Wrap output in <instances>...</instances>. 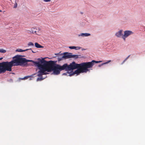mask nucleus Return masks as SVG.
Here are the masks:
<instances>
[{
    "instance_id": "20",
    "label": "nucleus",
    "mask_w": 145,
    "mask_h": 145,
    "mask_svg": "<svg viewBox=\"0 0 145 145\" xmlns=\"http://www.w3.org/2000/svg\"><path fill=\"white\" fill-rule=\"evenodd\" d=\"M63 58H64V57H61L59 58H58V59L59 61H60L62 60L63 59Z\"/></svg>"
},
{
    "instance_id": "23",
    "label": "nucleus",
    "mask_w": 145,
    "mask_h": 145,
    "mask_svg": "<svg viewBox=\"0 0 145 145\" xmlns=\"http://www.w3.org/2000/svg\"><path fill=\"white\" fill-rule=\"evenodd\" d=\"M43 1H44L46 2H49V1H50V0H43Z\"/></svg>"
},
{
    "instance_id": "12",
    "label": "nucleus",
    "mask_w": 145,
    "mask_h": 145,
    "mask_svg": "<svg viewBox=\"0 0 145 145\" xmlns=\"http://www.w3.org/2000/svg\"><path fill=\"white\" fill-rule=\"evenodd\" d=\"M28 49H27L25 50H23L21 49H17L16 50V51L18 52H23L25 51H27L28 50Z\"/></svg>"
},
{
    "instance_id": "18",
    "label": "nucleus",
    "mask_w": 145,
    "mask_h": 145,
    "mask_svg": "<svg viewBox=\"0 0 145 145\" xmlns=\"http://www.w3.org/2000/svg\"><path fill=\"white\" fill-rule=\"evenodd\" d=\"M81 47H78V46H75V49L76 50H79L81 48Z\"/></svg>"
},
{
    "instance_id": "28",
    "label": "nucleus",
    "mask_w": 145,
    "mask_h": 145,
    "mask_svg": "<svg viewBox=\"0 0 145 145\" xmlns=\"http://www.w3.org/2000/svg\"><path fill=\"white\" fill-rule=\"evenodd\" d=\"M2 11L0 10V12H2Z\"/></svg>"
},
{
    "instance_id": "5",
    "label": "nucleus",
    "mask_w": 145,
    "mask_h": 145,
    "mask_svg": "<svg viewBox=\"0 0 145 145\" xmlns=\"http://www.w3.org/2000/svg\"><path fill=\"white\" fill-rule=\"evenodd\" d=\"M101 62V61H97L93 60L91 62H83L76 65L80 66L81 67L82 69V72H86L89 70L88 69L92 68L95 63H98Z\"/></svg>"
},
{
    "instance_id": "26",
    "label": "nucleus",
    "mask_w": 145,
    "mask_h": 145,
    "mask_svg": "<svg viewBox=\"0 0 145 145\" xmlns=\"http://www.w3.org/2000/svg\"><path fill=\"white\" fill-rule=\"evenodd\" d=\"M102 65V64H101V65H99V67H100L101 66H102V65Z\"/></svg>"
},
{
    "instance_id": "4",
    "label": "nucleus",
    "mask_w": 145,
    "mask_h": 145,
    "mask_svg": "<svg viewBox=\"0 0 145 145\" xmlns=\"http://www.w3.org/2000/svg\"><path fill=\"white\" fill-rule=\"evenodd\" d=\"M77 64H79L76 63L74 61H73L70 63L69 65H68L67 71L77 69L74 72H71V74H69V76H72L75 74H78L80 73L84 72H82V69L81 67L77 65Z\"/></svg>"
},
{
    "instance_id": "3",
    "label": "nucleus",
    "mask_w": 145,
    "mask_h": 145,
    "mask_svg": "<svg viewBox=\"0 0 145 145\" xmlns=\"http://www.w3.org/2000/svg\"><path fill=\"white\" fill-rule=\"evenodd\" d=\"M37 61H35L32 60H27L26 64L28 62H32L34 65L36 67H37L38 69L40 70L38 72V74L37 76H41L42 75L46 74L47 73L45 72L47 71L48 72V68L46 65V63L45 62L46 61L44 60V58H42L40 59V58L36 59Z\"/></svg>"
},
{
    "instance_id": "24",
    "label": "nucleus",
    "mask_w": 145,
    "mask_h": 145,
    "mask_svg": "<svg viewBox=\"0 0 145 145\" xmlns=\"http://www.w3.org/2000/svg\"><path fill=\"white\" fill-rule=\"evenodd\" d=\"M28 49V50H31V51H32V52L33 53H36V52H34V51H33V50H31V49Z\"/></svg>"
},
{
    "instance_id": "17",
    "label": "nucleus",
    "mask_w": 145,
    "mask_h": 145,
    "mask_svg": "<svg viewBox=\"0 0 145 145\" xmlns=\"http://www.w3.org/2000/svg\"><path fill=\"white\" fill-rule=\"evenodd\" d=\"M111 61V60H109L108 61H107V62H105V63H103L102 64V65H103L104 64H107V63H109V62H110Z\"/></svg>"
},
{
    "instance_id": "14",
    "label": "nucleus",
    "mask_w": 145,
    "mask_h": 145,
    "mask_svg": "<svg viewBox=\"0 0 145 145\" xmlns=\"http://www.w3.org/2000/svg\"><path fill=\"white\" fill-rule=\"evenodd\" d=\"M6 52V50L3 49H0V52L1 53H4Z\"/></svg>"
},
{
    "instance_id": "27",
    "label": "nucleus",
    "mask_w": 145,
    "mask_h": 145,
    "mask_svg": "<svg viewBox=\"0 0 145 145\" xmlns=\"http://www.w3.org/2000/svg\"><path fill=\"white\" fill-rule=\"evenodd\" d=\"M3 59V57H1V58H0V60L2 59Z\"/></svg>"
},
{
    "instance_id": "15",
    "label": "nucleus",
    "mask_w": 145,
    "mask_h": 145,
    "mask_svg": "<svg viewBox=\"0 0 145 145\" xmlns=\"http://www.w3.org/2000/svg\"><path fill=\"white\" fill-rule=\"evenodd\" d=\"M28 46H34V44L33 43L31 42H30L28 44Z\"/></svg>"
},
{
    "instance_id": "16",
    "label": "nucleus",
    "mask_w": 145,
    "mask_h": 145,
    "mask_svg": "<svg viewBox=\"0 0 145 145\" xmlns=\"http://www.w3.org/2000/svg\"><path fill=\"white\" fill-rule=\"evenodd\" d=\"M130 55L129 56L123 61L122 63H121L122 64H123L126 60H127L129 58V57Z\"/></svg>"
},
{
    "instance_id": "10",
    "label": "nucleus",
    "mask_w": 145,
    "mask_h": 145,
    "mask_svg": "<svg viewBox=\"0 0 145 145\" xmlns=\"http://www.w3.org/2000/svg\"><path fill=\"white\" fill-rule=\"evenodd\" d=\"M80 35L82 37H87L90 35V34L88 33H82Z\"/></svg>"
},
{
    "instance_id": "1",
    "label": "nucleus",
    "mask_w": 145,
    "mask_h": 145,
    "mask_svg": "<svg viewBox=\"0 0 145 145\" xmlns=\"http://www.w3.org/2000/svg\"><path fill=\"white\" fill-rule=\"evenodd\" d=\"M22 56L17 55L13 57V60L8 62H3L0 63V73L5 72L6 71H11L13 66L26 65L27 59L22 57Z\"/></svg>"
},
{
    "instance_id": "11",
    "label": "nucleus",
    "mask_w": 145,
    "mask_h": 145,
    "mask_svg": "<svg viewBox=\"0 0 145 145\" xmlns=\"http://www.w3.org/2000/svg\"><path fill=\"white\" fill-rule=\"evenodd\" d=\"M35 47L37 48H41L43 47V46L40 45L37 42L35 43Z\"/></svg>"
},
{
    "instance_id": "13",
    "label": "nucleus",
    "mask_w": 145,
    "mask_h": 145,
    "mask_svg": "<svg viewBox=\"0 0 145 145\" xmlns=\"http://www.w3.org/2000/svg\"><path fill=\"white\" fill-rule=\"evenodd\" d=\"M31 77V76H25L23 78H20V79L22 80H26V79H27Z\"/></svg>"
},
{
    "instance_id": "25",
    "label": "nucleus",
    "mask_w": 145,
    "mask_h": 145,
    "mask_svg": "<svg viewBox=\"0 0 145 145\" xmlns=\"http://www.w3.org/2000/svg\"><path fill=\"white\" fill-rule=\"evenodd\" d=\"M43 79L42 78H38L37 79V80H42Z\"/></svg>"
},
{
    "instance_id": "22",
    "label": "nucleus",
    "mask_w": 145,
    "mask_h": 145,
    "mask_svg": "<svg viewBox=\"0 0 145 145\" xmlns=\"http://www.w3.org/2000/svg\"><path fill=\"white\" fill-rule=\"evenodd\" d=\"M8 81L9 82H12L13 81V80H12V79H10L8 80Z\"/></svg>"
},
{
    "instance_id": "2",
    "label": "nucleus",
    "mask_w": 145,
    "mask_h": 145,
    "mask_svg": "<svg viewBox=\"0 0 145 145\" xmlns=\"http://www.w3.org/2000/svg\"><path fill=\"white\" fill-rule=\"evenodd\" d=\"M46 63V65L48 69V72L53 71L55 75H58L60 73V72L63 70L67 71L68 64L65 63L61 66L59 65L56 64V61L50 60L49 61H44Z\"/></svg>"
},
{
    "instance_id": "7",
    "label": "nucleus",
    "mask_w": 145,
    "mask_h": 145,
    "mask_svg": "<svg viewBox=\"0 0 145 145\" xmlns=\"http://www.w3.org/2000/svg\"><path fill=\"white\" fill-rule=\"evenodd\" d=\"M72 53H69L68 52H65L64 54V55L63 56V57L65 59H67L71 58H77L78 57V55H72Z\"/></svg>"
},
{
    "instance_id": "9",
    "label": "nucleus",
    "mask_w": 145,
    "mask_h": 145,
    "mask_svg": "<svg viewBox=\"0 0 145 145\" xmlns=\"http://www.w3.org/2000/svg\"><path fill=\"white\" fill-rule=\"evenodd\" d=\"M122 30H120L119 31L116 33L115 35L116 36L118 37H120L122 35Z\"/></svg>"
},
{
    "instance_id": "8",
    "label": "nucleus",
    "mask_w": 145,
    "mask_h": 145,
    "mask_svg": "<svg viewBox=\"0 0 145 145\" xmlns=\"http://www.w3.org/2000/svg\"><path fill=\"white\" fill-rule=\"evenodd\" d=\"M133 32L130 31H125L124 32V35L122 37L124 41L125 40V39L129 35L133 34Z\"/></svg>"
},
{
    "instance_id": "29",
    "label": "nucleus",
    "mask_w": 145,
    "mask_h": 145,
    "mask_svg": "<svg viewBox=\"0 0 145 145\" xmlns=\"http://www.w3.org/2000/svg\"><path fill=\"white\" fill-rule=\"evenodd\" d=\"M31 78H30V80H31Z\"/></svg>"
},
{
    "instance_id": "6",
    "label": "nucleus",
    "mask_w": 145,
    "mask_h": 145,
    "mask_svg": "<svg viewBox=\"0 0 145 145\" xmlns=\"http://www.w3.org/2000/svg\"><path fill=\"white\" fill-rule=\"evenodd\" d=\"M27 31L31 33L36 34L38 35H40L42 33L40 29L39 28H37L36 27H32L30 30H28Z\"/></svg>"
},
{
    "instance_id": "19",
    "label": "nucleus",
    "mask_w": 145,
    "mask_h": 145,
    "mask_svg": "<svg viewBox=\"0 0 145 145\" xmlns=\"http://www.w3.org/2000/svg\"><path fill=\"white\" fill-rule=\"evenodd\" d=\"M69 47L71 49H75V46H69Z\"/></svg>"
},
{
    "instance_id": "21",
    "label": "nucleus",
    "mask_w": 145,
    "mask_h": 145,
    "mask_svg": "<svg viewBox=\"0 0 145 145\" xmlns=\"http://www.w3.org/2000/svg\"><path fill=\"white\" fill-rule=\"evenodd\" d=\"M17 4L16 3L14 5V7L15 8H17Z\"/></svg>"
}]
</instances>
